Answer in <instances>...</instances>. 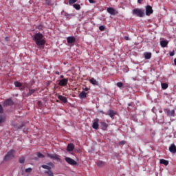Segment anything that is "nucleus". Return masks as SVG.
<instances>
[{
    "mask_svg": "<svg viewBox=\"0 0 176 176\" xmlns=\"http://www.w3.org/2000/svg\"><path fill=\"white\" fill-rule=\"evenodd\" d=\"M34 41L36 45H37V46L39 47L45 46V43H46V41L43 39V34H42L41 32L34 34Z\"/></svg>",
    "mask_w": 176,
    "mask_h": 176,
    "instance_id": "obj_1",
    "label": "nucleus"
},
{
    "mask_svg": "<svg viewBox=\"0 0 176 176\" xmlns=\"http://www.w3.org/2000/svg\"><path fill=\"white\" fill-rule=\"evenodd\" d=\"M14 153H16V151L14 149L10 150L4 157L3 162H9V160H12V159L14 157Z\"/></svg>",
    "mask_w": 176,
    "mask_h": 176,
    "instance_id": "obj_2",
    "label": "nucleus"
},
{
    "mask_svg": "<svg viewBox=\"0 0 176 176\" xmlns=\"http://www.w3.org/2000/svg\"><path fill=\"white\" fill-rule=\"evenodd\" d=\"M133 14H135L138 17H144L145 15V10L140 8H135L133 10Z\"/></svg>",
    "mask_w": 176,
    "mask_h": 176,
    "instance_id": "obj_3",
    "label": "nucleus"
},
{
    "mask_svg": "<svg viewBox=\"0 0 176 176\" xmlns=\"http://www.w3.org/2000/svg\"><path fill=\"white\" fill-rule=\"evenodd\" d=\"M47 157H50V159H53V160H57V162H61V158H60V155L56 153H54V154L47 153Z\"/></svg>",
    "mask_w": 176,
    "mask_h": 176,
    "instance_id": "obj_4",
    "label": "nucleus"
},
{
    "mask_svg": "<svg viewBox=\"0 0 176 176\" xmlns=\"http://www.w3.org/2000/svg\"><path fill=\"white\" fill-rule=\"evenodd\" d=\"M65 160L68 163V164H71V166H76L78 164V162L71 157H66Z\"/></svg>",
    "mask_w": 176,
    "mask_h": 176,
    "instance_id": "obj_5",
    "label": "nucleus"
},
{
    "mask_svg": "<svg viewBox=\"0 0 176 176\" xmlns=\"http://www.w3.org/2000/svg\"><path fill=\"white\" fill-rule=\"evenodd\" d=\"M14 104L12 98H8L3 102V107H10Z\"/></svg>",
    "mask_w": 176,
    "mask_h": 176,
    "instance_id": "obj_6",
    "label": "nucleus"
},
{
    "mask_svg": "<svg viewBox=\"0 0 176 176\" xmlns=\"http://www.w3.org/2000/svg\"><path fill=\"white\" fill-rule=\"evenodd\" d=\"M67 85H68V78H63L58 82V85L61 86L62 87H65Z\"/></svg>",
    "mask_w": 176,
    "mask_h": 176,
    "instance_id": "obj_7",
    "label": "nucleus"
},
{
    "mask_svg": "<svg viewBox=\"0 0 176 176\" xmlns=\"http://www.w3.org/2000/svg\"><path fill=\"white\" fill-rule=\"evenodd\" d=\"M100 122V119L98 118H96L93 122V124H92V128L94 129V130H98V127H99V123Z\"/></svg>",
    "mask_w": 176,
    "mask_h": 176,
    "instance_id": "obj_8",
    "label": "nucleus"
},
{
    "mask_svg": "<svg viewBox=\"0 0 176 176\" xmlns=\"http://www.w3.org/2000/svg\"><path fill=\"white\" fill-rule=\"evenodd\" d=\"M153 13V10L152 9V6H146V16H149Z\"/></svg>",
    "mask_w": 176,
    "mask_h": 176,
    "instance_id": "obj_9",
    "label": "nucleus"
},
{
    "mask_svg": "<svg viewBox=\"0 0 176 176\" xmlns=\"http://www.w3.org/2000/svg\"><path fill=\"white\" fill-rule=\"evenodd\" d=\"M67 43L74 45L76 42V38L74 36H69L67 38Z\"/></svg>",
    "mask_w": 176,
    "mask_h": 176,
    "instance_id": "obj_10",
    "label": "nucleus"
},
{
    "mask_svg": "<svg viewBox=\"0 0 176 176\" xmlns=\"http://www.w3.org/2000/svg\"><path fill=\"white\" fill-rule=\"evenodd\" d=\"M107 12L109 13V14H111V16H115L116 14H118V11L113 9V8H108Z\"/></svg>",
    "mask_w": 176,
    "mask_h": 176,
    "instance_id": "obj_11",
    "label": "nucleus"
},
{
    "mask_svg": "<svg viewBox=\"0 0 176 176\" xmlns=\"http://www.w3.org/2000/svg\"><path fill=\"white\" fill-rule=\"evenodd\" d=\"M78 97L81 100H86V98H87V93H86L85 91H82L79 94Z\"/></svg>",
    "mask_w": 176,
    "mask_h": 176,
    "instance_id": "obj_12",
    "label": "nucleus"
},
{
    "mask_svg": "<svg viewBox=\"0 0 176 176\" xmlns=\"http://www.w3.org/2000/svg\"><path fill=\"white\" fill-rule=\"evenodd\" d=\"M100 126L102 127V130L104 131H107L108 129V124L104 121L100 122Z\"/></svg>",
    "mask_w": 176,
    "mask_h": 176,
    "instance_id": "obj_13",
    "label": "nucleus"
},
{
    "mask_svg": "<svg viewBox=\"0 0 176 176\" xmlns=\"http://www.w3.org/2000/svg\"><path fill=\"white\" fill-rule=\"evenodd\" d=\"M62 14H63V16L66 17V19H72V17L75 16V14H69L68 12L64 11H63Z\"/></svg>",
    "mask_w": 176,
    "mask_h": 176,
    "instance_id": "obj_14",
    "label": "nucleus"
},
{
    "mask_svg": "<svg viewBox=\"0 0 176 176\" xmlns=\"http://www.w3.org/2000/svg\"><path fill=\"white\" fill-rule=\"evenodd\" d=\"M58 100H60V101H61L62 102H64V104H66V102H68V99H67V98L65 96L59 95L58 96Z\"/></svg>",
    "mask_w": 176,
    "mask_h": 176,
    "instance_id": "obj_15",
    "label": "nucleus"
},
{
    "mask_svg": "<svg viewBox=\"0 0 176 176\" xmlns=\"http://www.w3.org/2000/svg\"><path fill=\"white\" fill-rule=\"evenodd\" d=\"M74 149H75V146L74 145V144L70 143L67 145V152H72Z\"/></svg>",
    "mask_w": 176,
    "mask_h": 176,
    "instance_id": "obj_16",
    "label": "nucleus"
},
{
    "mask_svg": "<svg viewBox=\"0 0 176 176\" xmlns=\"http://www.w3.org/2000/svg\"><path fill=\"white\" fill-rule=\"evenodd\" d=\"M166 113L168 116L174 117L175 115V110L166 109Z\"/></svg>",
    "mask_w": 176,
    "mask_h": 176,
    "instance_id": "obj_17",
    "label": "nucleus"
},
{
    "mask_svg": "<svg viewBox=\"0 0 176 176\" xmlns=\"http://www.w3.org/2000/svg\"><path fill=\"white\" fill-rule=\"evenodd\" d=\"M169 151L170 153H176V146L175 144H173L169 147Z\"/></svg>",
    "mask_w": 176,
    "mask_h": 176,
    "instance_id": "obj_18",
    "label": "nucleus"
},
{
    "mask_svg": "<svg viewBox=\"0 0 176 176\" xmlns=\"http://www.w3.org/2000/svg\"><path fill=\"white\" fill-rule=\"evenodd\" d=\"M144 58L146 60H151V58L152 57V53H151V52H145L144 54Z\"/></svg>",
    "mask_w": 176,
    "mask_h": 176,
    "instance_id": "obj_19",
    "label": "nucleus"
},
{
    "mask_svg": "<svg viewBox=\"0 0 176 176\" xmlns=\"http://www.w3.org/2000/svg\"><path fill=\"white\" fill-rule=\"evenodd\" d=\"M90 83H91V85H94V86H98V81H97L96 79H95L94 78H91L89 80Z\"/></svg>",
    "mask_w": 176,
    "mask_h": 176,
    "instance_id": "obj_20",
    "label": "nucleus"
},
{
    "mask_svg": "<svg viewBox=\"0 0 176 176\" xmlns=\"http://www.w3.org/2000/svg\"><path fill=\"white\" fill-rule=\"evenodd\" d=\"M160 45L162 47H167V45H168V41L167 40L161 41Z\"/></svg>",
    "mask_w": 176,
    "mask_h": 176,
    "instance_id": "obj_21",
    "label": "nucleus"
},
{
    "mask_svg": "<svg viewBox=\"0 0 176 176\" xmlns=\"http://www.w3.org/2000/svg\"><path fill=\"white\" fill-rule=\"evenodd\" d=\"M36 91V89H29V92L25 94V97H30L32 94H34Z\"/></svg>",
    "mask_w": 176,
    "mask_h": 176,
    "instance_id": "obj_22",
    "label": "nucleus"
},
{
    "mask_svg": "<svg viewBox=\"0 0 176 176\" xmlns=\"http://www.w3.org/2000/svg\"><path fill=\"white\" fill-rule=\"evenodd\" d=\"M108 115L110 116V118H113L114 115H116V111L113 110H109Z\"/></svg>",
    "mask_w": 176,
    "mask_h": 176,
    "instance_id": "obj_23",
    "label": "nucleus"
},
{
    "mask_svg": "<svg viewBox=\"0 0 176 176\" xmlns=\"http://www.w3.org/2000/svg\"><path fill=\"white\" fill-rule=\"evenodd\" d=\"M160 163L161 164H164V166H168V161L164 160V159H161L160 160Z\"/></svg>",
    "mask_w": 176,
    "mask_h": 176,
    "instance_id": "obj_24",
    "label": "nucleus"
},
{
    "mask_svg": "<svg viewBox=\"0 0 176 176\" xmlns=\"http://www.w3.org/2000/svg\"><path fill=\"white\" fill-rule=\"evenodd\" d=\"M14 85L15 87H23V84L19 81H15L14 82Z\"/></svg>",
    "mask_w": 176,
    "mask_h": 176,
    "instance_id": "obj_25",
    "label": "nucleus"
},
{
    "mask_svg": "<svg viewBox=\"0 0 176 176\" xmlns=\"http://www.w3.org/2000/svg\"><path fill=\"white\" fill-rule=\"evenodd\" d=\"M161 86H162V89L163 90H166L168 87V84L164 83V82H162L161 83Z\"/></svg>",
    "mask_w": 176,
    "mask_h": 176,
    "instance_id": "obj_26",
    "label": "nucleus"
},
{
    "mask_svg": "<svg viewBox=\"0 0 176 176\" xmlns=\"http://www.w3.org/2000/svg\"><path fill=\"white\" fill-rule=\"evenodd\" d=\"M104 162L102 161H98L97 166L98 167H104Z\"/></svg>",
    "mask_w": 176,
    "mask_h": 176,
    "instance_id": "obj_27",
    "label": "nucleus"
},
{
    "mask_svg": "<svg viewBox=\"0 0 176 176\" xmlns=\"http://www.w3.org/2000/svg\"><path fill=\"white\" fill-rule=\"evenodd\" d=\"M73 6H74V8H75L76 10H80V5L74 4Z\"/></svg>",
    "mask_w": 176,
    "mask_h": 176,
    "instance_id": "obj_28",
    "label": "nucleus"
},
{
    "mask_svg": "<svg viewBox=\"0 0 176 176\" xmlns=\"http://www.w3.org/2000/svg\"><path fill=\"white\" fill-rule=\"evenodd\" d=\"M24 162H25V158H24V157H22L19 159V163L23 164Z\"/></svg>",
    "mask_w": 176,
    "mask_h": 176,
    "instance_id": "obj_29",
    "label": "nucleus"
},
{
    "mask_svg": "<svg viewBox=\"0 0 176 176\" xmlns=\"http://www.w3.org/2000/svg\"><path fill=\"white\" fill-rule=\"evenodd\" d=\"M78 0H69V5H72L73 3H75Z\"/></svg>",
    "mask_w": 176,
    "mask_h": 176,
    "instance_id": "obj_30",
    "label": "nucleus"
},
{
    "mask_svg": "<svg viewBox=\"0 0 176 176\" xmlns=\"http://www.w3.org/2000/svg\"><path fill=\"white\" fill-rule=\"evenodd\" d=\"M117 86H118V87H123V83L118 82H117Z\"/></svg>",
    "mask_w": 176,
    "mask_h": 176,
    "instance_id": "obj_31",
    "label": "nucleus"
},
{
    "mask_svg": "<svg viewBox=\"0 0 176 176\" xmlns=\"http://www.w3.org/2000/svg\"><path fill=\"white\" fill-rule=\"evenodd\" d=\"M99 30H100V31H104V30H105V26H104V25H100V26L99 27Z\"/></svg>",
    "mask_w": 176,
    "mask_h": 176,
    "instance_id": "obj_32",
    "label": "nucleus"
},
{
    "mask_svg": "<svg viewBox=\"0 0 176 176\" xmlns=\"http://www.w3.org/2000/svg\"><path fill=\"white\" fill-rule=\"evenodd\" d=\"M37 156H38V157H41V158L45 157V155H43V154H42L41 153H38Z\"/></svg>",
    "mask_w": 176,
    "mask_h": 176,
    "instance_id": "obj_33",
    "label": "nucleus"
},
{
    "mask_svg": "<svg viewBox=\"0 0 176 176\" xmlns=\"http://www.w3.org/2000/svg\"><path fill=\"white\" fill-rule=\"evenodd\" d=\"M32 171V168H28L25 169V173H31Z\"/></svg>",
    "mask_w": 176,
    "mask_h": 176,
    "instance_id": "obj_34",
    "label": "nucleus"
},
{
    "mask_svg": "<svg viewBox=\"0 0 176 176\" xmlns=\"http://www.w3.org/2000/svg\"><path fill=\"white\" fill-rule=\"evenodd\" d=\"M23 127H24V124H21L20 126H17V129L18 130H20V129H23Z\"/></svg>",
    "mask_w": 176,
    "mask_h": 176,
    "instance_id": "obj_35",
    "label": "nucleus"
},
{
    "mask_svg": "<svg viewBox=\"0 0 176 176\" xmlns=\"http://www.w3.org/2000/svg\"><path fill=\"white\" fill-rule=\"evenodd\" d=\"M174 54H175V52L174 51L170 52L169 56H170V57H173V56H174Z\"/></svg>",
    "mask_w": 176,
    "mask_h": 176,
    "instance_id": "obj_36",
    "label": "nucleus"
},
{
    "mask_svg": "<svg viewBox=\"0 0 176 176\" xmlns=\"http://www.w3.org/2000/svg\"><path fill=\"white\" fill-rule=\"evenodd\" d=\"M3 113V108H2V105L0 104V113Z\"/></svg>",
    "mask_w": 176,
    "mask_h": 176,
    "instance_id": "obj_37",
    "label": "nucleus"
},
{
    "mask_svg": "<svg viewBox=\"0 0 176 176\" xmlns=\"http://www.w3.org/2000/svg\"><path fill=\"white\" fill-rule=\"evenodd\" d=\"M124 144H126V142L124 141H121L119 142V145H124Z\"/></svg>",
    "mask_w": 176,
    "mask_h": 176,
    "instance_id": "obj_38",
    "label": "nucleus"
},
{
    "mask_svg": "<svg viewBox=\"0 0 176 176\" xmlns=\"http://www.w3.org/2000/svg\"><path fill=\"white\" fill-rule=\"evenodd\" d=\"M89 3H96V1L94 0H89Z\"/></svg>",
    "mask_w": 176,
    "mask_h": 176,
    "instance_id": "obj_39",
    "label": "nucleus"
},
{
    "mask_svg": "<svg viewBox=\"0 0 176 176\" xmlns=\"http://www.w3.org/2000/svg\"><path fill=\"white\" fill-rule=\"evenodd\" d=\"M124 39H125V41H129L130 38H129V36H125Z\"/></svg>",
    "mask_w": 176,
    "mask_h": 176,
    "instance_id": "obj_40",
    "label": "nucleus"
},
{
    "mask_svg": "<svg viewBox=\"0 0 176 176\" xmlns=\"http://www.w3.org/2000/svg\"><path fill=\"white\" fill-rule=\"evenodd\" d=\"M5 41H6V42H8V41H9V37H8V36L6 37V38H5Z\"/></svg>",
    "mask_w": 176,
    "mask_h": 176,
    "instance_id": "obj_41",
    "label": "nucleus"
},
{
    "mask_svg": "<svg viewBox=\"0 0 176 176\" xmlns=\"http://www.w3.org/2000/svg\"><path fill=\"white\" fill-rule=\"evenodd\" d=\"M84 90H85V91H89V88H88V87H85V88L84 89Z\"/></svg>",
    "mask_w": 176,
    "mask_h": 176,
    "instance_id": "obj_42",
    "label": "nucleus"
},
{
    "mask_svg": "<svg viewBox=\"0 0 176 176\" xmlns=\"http://www.w3.org/2000/svg\"><path fill=\"white\" fill-rule=\"evenodd\" d=\"M54 90H57V85H54Z\"/></svg>",
    "mask_w": 176,
    "mask_h": 176,
    "instance_id": "obj_43",
    "label": "nucleus"
},
{
    "mask_svg": "<svg viewBox=\"0 0 176 176\" xmlns=\"http://www.w3.org/2000/svg\"><path fill=\"white\" fill-rule=\"evenodd\" d=\"M55 74H56V75H60V72H59L58 71L55 72Z\"/></svg>",
    "mask_w": 176,
    "mask_h": 176,
    "instance_id": "obj_44",
    "label": "nucleus"
},
{
    "mask_svg": "<svg viewBox=\"0 0 176 176\" xmlns=\"http://www.w3.org/2000/svg\"><path fill=\"white\" fill-rule=\"evenodd\" d=\"M60 79H64V75H61V76H60Z\"/></svg>",
    "mask_w": 176,
    "mask_h": 176,
    "instance_id": "obj_45",
    "label": "nucleus"
},
{
    "mask_svg": "<svg viewBox=\"0 0 176 176\" xmlns=\"http://www.w3.org/2000/svg\"><path fill=\"white\" fill-rule=\"evenodd\" d=\"M142 0H138V3H141V1H142Z\"/></svg>",
    "mask_w": 176,
    "mask_h": 176,
    "instance_id": "obj_46",
    "label": "nucleus"
},
{
    "mask_svg": "<svg viewBox=\"0 0 176 176\" xmlns=\"http://www.w3.org/2000/svg\"><path fill=\"white\" fill-rule=\"evenodd\" d=\"M174 64L176 65V58L174 59Z\"/></svg>",
    "mask_w": 176,
    "mask_h": 176,
    "instance_id": "obj_47",
    "label": "nucleus"
},
{
    "mask_svg": "<svg viewBox=\"0 0 176 176\" xmlns=\"http://www.w3.org/2000/svg\"><path fill=\"white\" fill-rule=\"evenodd\" d=\"M129 107H131V103L128 104Z\"/></svg>",
    "mask_w": 176,
    "mask_h": 176,
    "instance_id": "obj_48",
    "label": "nucleus"
},
{
    "mask_svg": "<svg viewBox=\"0 0 176 176\" xmlns=\"http://www.w3.org/2000/svg\"><path fill=\"white\" fill-rule=\"evenodd\" d=\"M20 90H24V87L21 88Z\"/></svg>",
    "mask_w": 176,
    "mask_h": 176,
    "instance_id": "obj_49",
    "label": "nucleus"
},
{
    "mask_svg": "<svg viewBox=\"0 0 176 176\" xmlns=\"http://www.w3.org/2000/svg\"><path fill=\"white\" fill-rule=\"evenodd\" d=\"M100 113H104V111H101Z\"/></svg>",
    "mask_w": 176,
    "mask_h": 176,
    "instance_id": "obj_50",
    "label": "nucleus"
},
{
    "mask_svg": "<svg viewBox=\"0 0 176 176\" xmlns=\"http://www.w3.org/2000/svg\"><path fill=\"white\" fill-rule=\"evenodd\" d=\"M0 123H2V120H0Z\"/></svg>",
    "mask_w": 176,
    "mask_h": 176,
    "instance_id": "obj_51",
    "label": "nucleus"
}]
</instances>
